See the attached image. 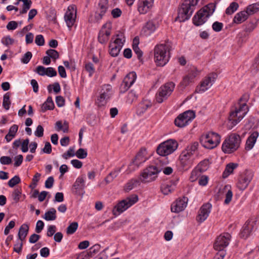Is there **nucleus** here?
I'll return each mask as SVG.
<instances>
[{"instance_id":"f257e3e1","label":"nucleus","mask_w":259,"mask_h":259,"mask_svg":"<svg viewBox=\"0 0 259 259\" xmlns=\"http://www.w3.org/2000/svg\"><path fill=\"white\" fill-rule=\"evenodd\" d=\"M198 143L195 142L188 145L180 156L181 166L184 170L190 168L193 163L194 157L198 154Z\"/></svg>"},{"instance_id":"f03ea898","label":"nucleus","mask_w":259,"mask_h":259,"mask_svg":"<svg viewBox=\"0 0 259 259\" xmlns=\"http://www.w3.org/2000/svg\"><path fill=\"white\" fill-rule=\"evenodd\" d=\"M199 0H184L179 9L176 21L184 22L191 17Z\"/></svg>"},{"instance_id":"7ed1b4c3","label":"nucleus","mask_w":259,"mask_h":259,"mask_svg":"<svg viewBox=\"0 0 259 259\" xmlns=\"http://www.w3.org/2000/svg\"><path fill=\"white\" fill-rule=\"evenodd\" d=\"M170 46L167 44L157 45L155 47L154 55L155 62L158 66H163L169 61Z\"/></svg>"},{"instance_id":"20e7f679","label":"nucleus","mask_w":259,"mask_h":259,"mask_svg":"<svg viewBox=\"0 0 259 259\" xmlns=\"http://www.w3.org/2000/svg\"><path fill=\"white\" fill-rule=\"evenodd\" d=\"M215 5L209 3L199 10L193 18V23L196 26H200L205 23L207 19L213 14Z\"/></svg>"},{"instance_id":"39448f33","label":"nucleus","mask_w":259,"mask_h":259,"mask_svg":"<svg viewBox=\"0 0 259 259\" xmlns=\"http://www.w3.org/2000/svg\"><path fill=\"white\" fill-rule=\"evenodd\" d=\"M241 138L239 135L231 134L223 142L222 149L226 153H231L237 150L240 146Z\"/></svg>"},{"instance_id":"423d86ee","label":"nucleus","mask_w":259,"mask_h":259,"mask_svg":"<svg viewBox=\"0 0 259 259\" xmlns=\"http://www.w3.org/2000/svg\"><path fill=\"white\" fill-rule=\"evenodd\" d=\"M162 170V167L158 165H151L141 172L140 179L142 183H149L154 181L157 177L158 174Z\"/></svg>"},{"instance_id":"0eeeda50","label":"nucleus","mask_w":259,"mask_h":259,"mask_svg":"<svg viewBox=\"0 0 259 259\" xmlns=\"http://www.w3.org/2000/svg\"><path fill=\"white\" fill-rule=\"evenodd\" d=\"M221 142L220 136L214 132H210L202 136L200 143L205 148L212 149L216 147Z\"/></svg>"},{"instance_id":"6e6552de","label":"nucleus","mask_w":259,"mask_h":259,"mask_svg":"<svg viewBox=\"0 0 259 259\" xmlns=\"http://www.w3.org/2000/svg\"><path fill=\"white\" fill-rule=\"evenodd\" d=\"M247 110L246 104L243 103L238 108H236L234 111L231 112L229 117L230 126L233 127L240 122L247 113Z\"/></svg>"},{"instance_id":"1a4fd4ad","label":"nucleus","mask_w":259,"mask_h":259,"mask_svg":"<svg viewBox=\"0 0 259 259\" xmlns=\"http://www.w3.org/2000/svg\"><path fill=\"white\" fill-rule=\"evenodd\" d=\"M138 200L137 195H132L126 199L120 201L115 205L112 210L113 214L117 215L122 213L130 207L136 203Z\"/></svg>"},{"instance_id":"9d476101","label":"nucleus","mask_w":259,"mask_h":259,"mask_svg":"<svg viewBox=\"0 0 259 259\" xmlns=\"http://www.w3.org/2000/svg\"><path fill=\"white\" fill-rule=\"evenodd\" d=\"M178 144L176 140H168L161 143L157 148V153L160 156H165L173 153L178 148Z\"/></svg>"},{"instance_id":"9b49d317","label":"nucleus","mask_w":259,"mask_h":259,"mask_svg":"<svg viewBox=\"0 0 259 259\" xmlns=\"http://www.w3.org/2000/svg\"><path fill=\"white\" fill-rule=\"evenodd\" d=\"M175 88V84L172 81L166 82L161 85L156 94V101L161 103L166 100L173 92Z\"/></svg>"},{"instance_id":"f8f14e48","label":"nucleus","mask_w":259,"mask_h":259,"mask_svg":"<svg viewBox=\"0 0 259 259\" xmlns=\"http://www.w3.org/2000/svg\"><path fill=\"white\" fill-rule=\"evenodd\" d=\"M123 36V34L120 33L116 34V38H114V36L112 37L111 41L109 45V54L112 57H116L118 55L120 50L123 45V41L121 37Z\"/></svg>"},{"instance_id":"ddd939ff","label":"nucleus","mask_w":259,"mask_h":259,"mask_svg":"<svg viewBox=\"0 0 259 259\" xmlns=\"http://www.w3.org/2000/svg\"><path fill=\"white\" fill-rule=\"evenodd\" d=\"M195 114L192 110L186 111L180 114L175 120V125L183 127L188 125L195 118Z\"/></svg>"},{"instance_id":"4468645a","label":"nucleus","mask_w":259,"mask_h":259,"mask_svg":"<svg viewBox=\"0 0 259 259\" xmlns=\"http://www.w3.org/2000/svg\"><path fill=\"white\" fill-rule=\"evenodd\" d=\"M110 12L108 0H100L98 4L95 14V19L97 22L102 20L106 14Z\"/></svg>"},{"instance_id":"2eb2a0df","label":"nucleus","mask_w":259,"mask_h":259,"mask_svg":"<svg viewBox=\"0 0 259 259\" xmlns=\"http://www.w3.org/2000/svg\"><path fill=\"white\" fill-rule=\"evenodd\" d=\"M217 75L215 73H211L203 80L199 86L196 89V92L202 93L209 89L214 82Z\"/></svg>"},{"instance_id":"dca6fc26","label":"nucleus","mask_w":259,"mask_h":259,"mask_svg":"<svg viewBox=\"0 0 259 259\" xmlns=\"http://www.w3.org/2000/svg\"><path fill=\"white\" fill-rule=\"evenodd\" d=\"M231 236L228 233H224L219 236L214 243V248L217 250H223L229 244Z\"/></svg>"},{"instance_id":"f3484780","label":"nucleus","mask_w":259,"mask_h":259,"mask_svg":"<svg viewBox=\"0 0 259 259\" xmlns=\"http://www.w3.org/2000/svg\"><path fill=\"white\" fill-rule=\"evenodd\" d=\"M253 177V174L252 171L249 170L244 171L238 179L237 184L238 189L242 191L245 190L252 180Z\"/></svg>"},{"instance_id":"a211bd4d","label":"nucleus","mask_w":259,"mask_h":259,"mask_svg":"<svg viewBox=\"0 0 259 259\" xmlns=\"http://www.w3.org/2000/svg\"><path fill=\"white\" fill-rule=\"evenodd\" d=\"M137 78L135 72L128 73L124 78L119 88L120 93H124L134 84Z\"/></svg>"},{"instance_id":"6ab92c4d","label":"nucleus","mask_w":259,"mask_h":259,"mask_svg":"<svg viewBox=\"0 0 259 259\" xmlns=\"http://www.w3.org/2000/svg\"><path fill=\"white\" fill-rule=\"evenodd\" d=\"M112 95V88L110 84L102 86L100 95L98 99L99 106H104Z\"/></svg>"},{"instance_id":"aec40b11","label":"nucleus","mask_w":259,"mask_h":259,"mask_svg":"<svg viewBox=\"0 0 259 259\" xmlns=\"http://www.w3.org/2000/svg\"><path fill=\"white\" fill-rule=\"evenodd\" d=\"M76 17V8L75 6L71 5L68 7L65 13L64 19L68 27L70 29L74 25Z\"/></svg>"},{"instance_id":"412c9836","label":"nucleus","mask_w":259,"mask_h":259,"mask_svg":"<svg viewBox=\"0 0 259 259\" xmlns=\"http://www.w3.org/2000/svg\"><path fill=\"white\" fill-rule=\"evenodd\" d=\"M256 218H252L247 221L240 233V237L246 239L249 236L251 231L256 229Z\"/></svg>"},{"instance_id":"4be33fe9","label":"nucleus","mask_w":259,"mask_h":259,"mask_svg":"<svg viewBox=\"0 0 259 259\" xmlns=\"http://www.w3.org/2000/svg\"><path fill=\"white\" fill-rule=\"evenodd\" d=\"M188 200V198L185 197L176 200L171 205V211L175 213H179L183 211L187 206Z\"/></svg>"},{"instance_id":"5701e85b","label":"nucleus","mask_w":259,"mask_h":259,"mask_svg":"<svg viewBox=\"0 0 259 259\" xmlns=\"http://www.w3.org/2000/svg\"><path fill=\"white\" fill-rule=\"evenodd\" d=\"M211 208V204L207 203L203 204L200 208L198 214L196 217L198 222L202 223L208 217Z\"/></svg>"},{"instance_id":"b1692460","label":"nucleus","mask_w":259,"mask_h":259,"mask_svg":"<svg viewBox=\"0 0 259 259\" xmlns=\"http://www.w3.org/2000/svg\"><path fill=\"white\" fill-rule=\"evenodd\" d=\"M158 27V23L155 20L148 21L142 29V33L145 36H149L153 33Z\"/></svg>"},{"instance_id":"393cba45","label":"nucleus","mask_w":259,"mask_h":259,"mask_svg":"<svg viewBox=\"0 0 259 259\" xmlns=\"http://www.w3.org/2000/svg\"><path fill=\"white\" fill-rule=\"evenodd\" d=\"M85 182L83 177H79L74 183L72 191L78 195H82L84 193Z\"/></svg>"},{"instance_id":"a878e982","label":"nucleus","mask_w":259,"mask_h":259,"mask_svg":"<svg viewBox=\"0 0 259 259\" xmlns=\"http://www.w3.org/2000/svg\"><path fill=\"white\" fill-rule=\"evenodd\" d=\"M154 0H139L138 10L140 14H145L152 7Z\"/></svg>"},{"instance_id":"bb28decb","label":"nucleus","mask_w":259,"mask_h":259,"mask_svg":"<svg viewBox=\"0 0 259 259\" xmlns=\"http://www.w3.org/2000/svg\"><path fill=\"white\" fill-rule=\"evenodd\" d=\"M106 26L107 24H104L99 33L98 40L101 44L106 42L111 34L110 29L109 28L106 29Z\"/></svg>"},{"instance_id":"cd10ccee","label":"nucleus","mask_w":259,"mask_h":259,"mask_svg":"<svg viewBox=\"0 0 259 259\" xmlns=\"http://www.w3.org/2000/svg\"><path fill=\"white\" fill-rule=\"evenodd\" d=\"M151 106L152 103L150 101L144 100L138 105L137 113L139 115H142L149 108L151 107Z\"/></svg>"},{"instance_id":"c85d7f7f","label":"nucleus","mask_w":259,"mask_h":259,"mask_svg":"<svg viewBox=\"0 0 259 259\" xmlns=\"http://www.w3.org/2000/svg\"><path fill=\"white\" fill-rule=\"evenodd\" d=\"M258 136V133L257 132H254L251 134L246 141L245 149L249 150L253 148Z\"/></svg>"},{"instance_id":"c756f323","label":"nucleus","mask_w":259,"mask_h":259,"mask_svg":"<svg viewBox=\"0 0 259 259\" xmlns=\"http://www.w3.org/2000/svg\"><path fill=\"white\" fill-rule=\"evenodd\" d=\"M248 17V15L245 11L239 12L235 15L233 22L238 24H240L247 20Z\"/></svg>"},{"instance_id":"7c9ffc66","label":"nucleus","mask_w":259,"mask_h":259,"mask_svg":"<svg viewBox=\"0 0 259 259\" xmlns=\"http://www.w3.org/2000/svg\"><path fill=\"white\" fill-rule=\"evenodd\" d=\"M28 231L29 226L27 224H23L21 226L18 234V238L20 241H23L25 240L28 233Z\"/></svg>"},{"instance_id":"2f4dec72","label":"nucleus","mask_w":259,"mask_h":259,"mask_svg":"<svg viewBox=\"0 0 259 259\" xmlns=\"http://www.w3.org/2000/svg\"><path fill=\"white\" fill-rule=\"evenodd\" d=\"M140 179H133L130 180L124 186V190L129 192L136 187L139 186L141 183Z\"/></svg>"},{"instance_id":"473e14b6","label":"nucleus","mask_w":259,"mask_h":259,"mask_svg":"<svg viewBox=\"0 0 259 259\" xmlns=\"http://www.w3.org/2000/svg\"><path fill=\"white\" fill-rule=\"evenodd\" d=\"M54 108V104L51 97H48L46 101L44 103L41 107V111L42 112L48 110H53Z\"/></svg>"},{"instance_id":"72a5a7b5","label":"nucleus","mask_w":259,"mask_h":259,"mask_svg":"<svg viewBox=\"0 0 259 259\" xmlns=\"http://www.w3.org/2000/svg\"><path fill=\"white\" fill-rule=\"evenodd\" d=\"M238 164L235 163H230L226 165V168L223 174V178H227L229 175L232 174Z\"/></svg>"},{"instance_id":"f704fd0d","label":"nucleus","mask_w":259,"mask_h":259,"mask_svg":"<svg viewBox=\"0 0 259 259\" xmlns=\"http://www.w3.org/2000/svg\"><path fill=\"white\" fill-rule=\"evenodd\" d=\"M122 167L116 168L113 171H111L105 179L107 184H109L117 177L118 174L121 171Z\"/></svg>"},{"instance_id":"c9c22d12","label":"nucleus","mask_w":259,"mask_h":259,"mask_svg":"<svg viewBox=\"0 0 259 259\" xmlns=\"http://www.w3.org/2000/svg\"><path fill=\"white\" fill-rule=\"evenodd\" d=\"M259 11V3L253 4L247 7L246 10L248 16L252 15Z\"/></svg>"},{"instance_id":"e433bc0d","label":"nucleus","mask_w":259,"mask_h":259,"mask_svg":"<svg viewBox=\"0 0 259 259\" xmlns=\"http://www.w3.org/2000/svg\"><path fill=\"white\" fill-rule=\"evenodd\" d=\"M56 210L54 208H51L50 209L47 211L45 216L44 217V219L46 221H54L56 219Z\"/></svg>"},{"instance_id":"4c0bfd02","label":"nucleus","mask_w":259,"mask_h":259,"mask_svg":"<svg viewBox=\"0 0 259 259\" xmlns=\"http://www.w3.org/2000/svg\"><path fill=\"white\" fill-rule=\"evenodd\" d=\"M209 162L208 159H204L200 162L196 168L201 172L205 171L208 168Z\"/></svg>"},{"instance_id":"58836bf2","label":"nucleus","mask_w":259,"mask_h":259,"mask_svg":"<svg viewBox=\"0 0 259 259\" xmlns=\"http://www.w3.org/2000/svg\"><path fill=\"white\" fill-rule=\"evenodd\" d=\"M23 2L22 9L20 11V14H25L31 7L32 1L31 0H19Z\"/></svg>"},{"instance_id":"ea45409f","label":"nucleus","mask_w":259,"mask_h":259,"mask_svg":"<svg viewBox=\"0 0 259 259\" xmlns=\"http://www.w3.org/2000/svg\"><path fill=\"white\" fill-rule=\"evenodd\" d=\"M239 5L237 3L232 2L226 10V14L227 15H231L237 11Z\"/></svg>"},{"instance_id":"a19ab883","label":"nucleus","mask_w":259,"mask_h":259,"mask_svg":"<svg viewBox=\"0 0 259 259\" xmlns=\"http://www.w3.org/2000/svg\"><path fill=\"white\" fill-rule=\"evenodd\" d=\"M146 160V158L144 157L142 152H139L136 156L135 159L133 160L134 162L137 165H140L141 164L144 163Z\"/></svg>"},{"instance_id":"79ce46f5","label":"nucleus","mask_w":259,"mask_h":259,"mask_svg":"<svg viewBox=\"0 0 259 259\" xmlns=\"http://www.w3.org/2000/svg\"><path fill=\"white\" fill-rule=\"evenodd\" d=\"M78 227V223L76 222L71 223L66 229V233L68 235L73 234L77 230Z\"/></svg>"},{"instance_id":"37998d69","label":"nucleus","mask_w":259,"mask_h":259,"mask_svg":"<svg viewBox=\"0 0 259 259\" xmlns=\"http://www.w3.org/2000/svg\"><path fill=\"white\" fill-rule=\"evenodd\" d=\"M10 93H7L4 95L3 97V106L6 110H8L10 108Z\"/></svg>"},{"instance_id":"c03bdc74","label":"nucleus","mask_w":259,"mask_h":259,"mask_svg":"<svg viewBox=\"0 0 259 259\" xmlns=\"http://www.w3.org/2000/svg\"><path fill=\"white\" fill-rule=\"evenodd\" d=\"M161 190L163 194L168 195L175 190V186L164 184L161 186Z\"/></svg>"},{"instance_id":"a18cd8bd","label":"nucleus","mask_w":259,"mask_h":259,"mask_svg":"<svg viewBox=\"0 0 259 259\" xmlns=\"http://www.w3.org/2000/svg\"><path fill=\"white\" fill-rule=\"evenodd\" d=\"M137 97L138 96L136 92L132 90L128 93L126 102L128 104H132L134 101L137 100Z\"/></svg>"},{"instance_id":"49530a36","label":"nucleus","mask_w":259,"mask_h":259,"mask_svg":"<svg viewBox=\"0 0 259 259\" xmlns=\"http://www.w3.org/2000/svg\"><path fill=\"white\" fill-rule=\"evenodd\" d=\"M20 182L21 179L20 177L18 176H15L9 181L8 185L9 187L12 188L17 184H19Z\"/></svg>"},{"instance_id":"de8ad7c7","label":"nucleus","mask_w":259,"mask_h":259,"mask_svg":"<svg viewBox=\"0 0 259 259\" xmlns=\"http://www.w3.org/2000/svg\"><path fill=\"white\" fill-rule=\"evenodd\" d=\"M75 155L79 159H84L87 157L88 153L86 150L83 148H79L76 152Z\"/></svg>"},{"instance_id":"09e8293b","label":"nucleus","mask_w":259,"mask_h":259,"mask_svg":"<svg viewBox=\"0 0 259 259\" xmlns=\"http://www.w3.org/2000/svg\"><path fill=\"white\" fill-rule=\"evenodd\" d=\"M21 195V189H15L13 193H12V197L16 203L19 202L20 199Z\"/></svg>"},{"instance_id":"8fccbe9b","label":"nucleus","mask_w":259,"mask_h":259,"mask_svg":"<svg viewBox=\"0 0 259 259\" xmlns=\"http://www.w3.org/2000/svg\"><path fill=\"white\" fill-rule=\"evenodd\" d=\"M46 54L53 59H57L59 58V53L55 50L49 49L46 51Z\"/></svg>"},{"instance_id":"3c124183","label":"nucleus","mask_w":259,"mask_h":259,"mask_svg":"<svg viewBox=\"0 0 259 259\" xmlns=\"http://www.w3.org/2000/svg\"><path fill=\"white\" fill-rule=\"evenodd\" d=\"M2 42L4 45L8 47L13 44L14 40L8 35L4 37L2 39Z\"/></svg>"},{"instance_id":"603ef678","label":"nucleus","mask_w":259,"mask_h":259,"mask_svg":"<svg viewBox=\"0 0 259 259\" xmlns=\"http://www.w3.org/2000/svg\"><path fill=\"white\" fill-rule=\"evenodd\" d=\"M32 55L30 52H27L21 58V61L24 64H27L31 58H32Z\"/></svg>"},{"instance_id":"864d4df0","label":"nucleus","mask_w":259,"mask_h":259,"mask_svg":"<svg viewBox=\"0 0 259 259\" xmlns=\"http://www.w3.org/2000/svg\"><path fill=\"white\" fill-rule=\"evenodd\" d=\"M75 155L74 148L70 147L67 151L62 155V157L65 159H67L69 157H73Z\"/></svg>"},{"instance_id":"5fc2aeb1","label":"nucleus","mask_w":259,"mask_h":259,"mask_svg":"<svg viewBox=\"0 0 259 259\" xmlns=\"http://www.w3.org/2000/svg\"><path fill=\"white\" fill-rule=\"evenodd\" d=\"M200 171H199L197 168L195 167L194 170H192L191 174V176L190 177V179L192 182H194L196 181L198 177L200 175Z\"/></svg>"},{"instance_id":"6e6d98bb","label":"nucleus","mask_w":259,"mask_h":259,"mask_svg":"<svg viewBox=\"0 0 259 259\" xmlns=\"http://www.w3.org/2000/svg\"><path fill=\"white\" fill-rule=\"evenodd\" d=\"M223 24L218 21L214 22L212 25V29L215 32H220L222 30Z\"/></svg>"},{"instance_id":"4d7b16f0","label":"nucleus","mask_w":259,"mask_h":259,"mask_svg":"<svg viewBox=\"0 0 259 259\" xmlns=\"http://www.w3.org/2000/svg\"><path fill=\"white\" fill-rule=\"evenodd\" d=\"M45 75L49 77H52L57 75V71L53 67H48L46 68V71Z\"/></svg>"},{"instance_id":"13d9d810","label":"nucleus","mask_w":259,"mask_h":259,"mask_svg":"<svg viewBox=\"0 0 259 259\" xmlns=\"http://www.w3.org/2000/svg\"><path fill=\"white\" fill-rule=\"evenodd\" d=\"M35 42L37 45L39 46H42L44 45L45 39L44 36L41 34L37 35L35 37Z\"/></svg>"},{"instance_id":"bf43d9fd","label":"nucleus","mask_w":259,"mask_h":259,"mask_svg":"<svg viewBox=\"0 0 259 259\" xmlns=\"http://www.w3.org/2000/svg\"><path fill=\"white\" fill-rule=\"evenodd\" d=\"M232 196L233 194L232 191L231 190H228L225 194L224 203L226 204H228L232 200Z\"/></svg>"},{"instance_id":"052dcab7","label":"nucleus","mask_w":259,"mask_h":259,"mask_svg":"<svg viewBox=\"0 0 259 259\" xmlns=\"http://www.w3.org/2000/svg\"><path fill=\"white\" fill-rule=\"evenodd\" d=\"M29 143V140L26 139L21 143V150L23 152H26L28 150V146Z\"/></svg>"},{"instance_id":"680f3d73","label":"nucleus","mask_w":259,"mask_h":259,"mask_svg":"<svg viewBox=\"0 0 259 259\" xmlns=\"http://www.w3.org/2000/svg\"><path fill=\"white\" fill-rule=\"evenodd\" d=\"M18 27V23L15 21H11L8 23L6 27L9 30H13L16 29Z\"/></svg>"},{"instance_id":"e2e57ef3","label":"nucleus","mask_w":259,"mask_h":259,"mask_svg":"<svg viewBox=\"0 0 259 259\" xmlns=\"http://www.w3.org/2000/svg\"><path fill=\"white\" fill-rule=\"evenodd\" d=\"M44 128L41 125H38L34 132L35 136L37 137H42L44 135Z\"/></svg>"},{"instance_id":"0e129e2a","label":"nucleus","mask_w":259,"mask_h":259,"mask_svg":"<svg viewBox=\"0 0 259 259\" xmlns=\"http://www.w3.org/2000/svg\"><path fill=\"white\" fill-rule=\"evenodd\" d=\"M44 227V222L41 220L38 221L36 224L35 232L37 233H40L41 232L42 230L43 229Z\"/></svg>"},{"instance_id":"69168bd1","label":"nucleus","mask_w":259,"mask_h":259,"mask_svg":"<svg viewBox=\"0 0 259 259\" xmlns=\"http://www.w3.org/2000/svg\"><path fill=\"white\" fill-rule=\"evenodd\" d=\"M46 68L42 66H38L36 68L35 72L39 75L44 76L47 74L46 73Z\"/></svg>"},{"instance_id":"338daca9","label":"nucleus","mask_w":259,"mask_h":259,"mask_svg":"<svg viewBox=\"0 0 259 259\" xmlns=\"http://www.w3.org/2000/svg\"><path fill=\"white\" fill-rule=\"evenodd\" d=\"M121 11L119 8H115L111 10V14L114 18H117L121 15Z\"/></svg>"},{"instance_id":"774afa93","label":"nucleus","mask_w":259,"mask_h":259,"mask_svg":"<svg viewBox=\"0 0 259 259\" xmlns=\"http://www.w3.org/2000/svg\"><path fill=\"white\" fill-rule=\"evenodd\" d=\"M54 180L53 177H49L45 182V187L47 188H51L54 184Z\"/></svg>"}]
</instances>
